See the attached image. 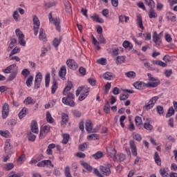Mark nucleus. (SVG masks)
I'll return each mask as SVG.
<instances>
[{
    "mask_svg": "<svg viewBox=\"0 0 177 177\" xmlns=\"http://www.w3.org/2000/svg\"><path fill=\"white\" fill-rule=\"evenodd\" d=\"M147 77L149 78V81L151 82H148L145 84L147 88H157V86L161 84L160 80L153 77L151 73H147Z\"/></svg>",
    "mask_w": 177,
    "mask_h": 177,
    "instance_id": "nucleus-1",
    "label": "nucleus"
},
{
    "mask_svg": "<svg viewBox=\"0 0 177 177\" xmlns=\"http://www.w3.org/2000/svg\"><path fill=\"white\" fill-rule=\"evenodd\" d=\"M62 102L64 104H66V106L74 107V106H75V102H74V94H73V93H68L66 97L62 98Z\"/></svg>",
    "mask_w": 177,
    "mask_h": 177,
    "instance_id": "nucleus-2",
    "label": "nucleus"
},
{
    "mask_svg": "<svg viewBox=\"0 0 177 177\" xmlns=\"http://www.w3.org/2000/svg\"><path fill=\"white\" fill-rule=\"evenodd\" d=\"M48 17H49V21L51 23H53V24H55L57 31H58V32H60L62 31V28L60 27V19L53 18L52 17V12H50L48 14Z\"/></svg>",
    "mask_w": 177,
    "mask_h": 177,
    "instance_id": "nucleus-3",
    "label": "nucleus"
},
{
    "mask_svg": "<svg viewBox=\"0 0 177 177\" xmlns=\"http://www.w3.org/2000/svg\"><path fill=\"white\" fill-rule=\"evenodd\" d=\"M158 100V96L153 97L148 102V104H146L145 106L143 107L144 110L148 111L150 110V109H153L154 107V104L157 103V101Z\"/></svg>",
    "mask_w": 177,
    "mask_h": 177,
    "instance_id": "nucleus-4",
    "label": "nucleus"
},
{
    "mask_svg": "<svg viewBox=\"0 0 177 177\" xmlns=\"http://www.w3.org/2000/svg\"><path fill=\"white\" fill-rule=\"evenodd\" d=\"M33 31L35 35H38V32L39 31V26H41V22H39V19L37 15L33 16Z\"/></svg>",
    "mask_w": 177,
    "mask_h": 177,
    "instance_id": "nucleus-5",
    "label": "nucleus"
},
{
    "mask_svg": "<svg viewBox=\"0 0 177 177\" xmlns=\"http://www.w3.org/2000/svg\"><path fill=\"white\" fill-rule=\"evenodd\" d=\"M16 35L19 38V44L21 46H26V41L24 40V34L20 30V29H17L15 30Z\"/></svg>",
    "mask_w": 177,
    "mask_h": 177,
    "instance_id": "nucleus-6",
    "label": "nucleus"
},
{
    "mask_svg": "<svg viewBox=\"0 0 177 177\" xmlns=\"http://www.w3.org/2000/svg\"><path fill=\"white\" fill-rule=\"evenodd\" d=\"M111 167H113V165H111L110 163H108L107 167L100 166V169L101 172L103 173V175H105L106 176H110V175H111V170H110Z\"/></svg>",
    "mask_w": 177,
    "mask_h": 177,
    "instance_id": "nucleus-7",
    "label": "nucleus"
},
{
    "mask_svg": "<svg viewBox=\"0 0 177 177\" xmlns=\"http://www.w3.org/2000/svg\"><path fill=\"white\" fill-rule=\"evenodd\" d=\"M162 34V32H160V34H157V32H154L153 34V36H152L153 41L158 46H160L161 45V43L162 42L161 40Z\"/></svg>",
    "mask_w": 177,
    "mask_h": 177,
    "instance_id": "nucleus-8",
    "label": "nucleus"
},
{
    "mask_svg": "<svg viewBox=\"0 0 177 177\" xmlns=\"http://www.w3.org/2000/svg\"><path fill=\"white\" fill-rule=\"evenodd\" d=\"M41 82H42V73L39 72L37 73L35 80V89H39L41 87Z\"/></svg>",
    "mask_w": 177,
    "mask_h": 177,
    "instance_id": "nucleus-9",
    "label": "nucleus"
},
{
    "mask_svg": "<svg viewBox=\"0 0 177 177\" xmlns=\"http://www.w3.org/2000/svg\"><path fill=\"white\" fill-rule=\"evenodd\" d=\"M50 131V126H44L41 127L40 133H39V139H44L48 133H49Z\"/></svg>",
    "mask_w": 177,
    "mask_h": 177,
    "instance_id": "nucleus-10",
    "label": "nucleus"
},
{
    "mask_svg": "<svg viewBox=\"0 0 177 177\" xmlns=\"http://www.w3.org/2000/svg\"><path fill=\"white\" fill-rule=\"evenodd\" d=\"M17 66V64H13L8 66L6 69H3L2 71L4 73V74H10V73H14V71L19 72Z\"/></svg>",
    "mask_w": 177,
    "mask_h": 177,
    "instance_id": "nucleus-11",
    "label": "nucleus"
},
{
    "mask_svg": "<svg viewBox=\"0 0 177 177\" xmlns=\"http://www.w3.org/2000/svg\"><path fill=\"white\" fill-rule=\"evenodd\" d=\"M9 104L8 103H4L2 106V118L3 120H5L8 118V116L9 115Z\"/></svg>",
    "mask_w": 177,
    "mask_h": 177,
    "instance_id": "nucleus-12",
    "label": "nucleus"
},
{
    "mask_svg": "<svg viewBox=\"0 0 177 177\" xmlns=\"http://www.w3.org/2000/svg\"><path fill=\"white\" fill-rule=\"evenodd\" d=\"M81 92L82 93L87 95L88 96V95H89V88L85 86L77 88V89L76 90V96H80Z\"/></svg>",
    "mask_w": 177,
    "mask_h": 177,
    "instance_id": "nucleus-13",
    "label": "nucleus"
},
{
    "mask_svg": "<svg viewBox=\"0 0 177 177\" xmlns=\"http://www.w3.org/2000/svg\"><path fill=\"white\" fill-rule=\"evenodd\" d=\"M4 149L6 154H12L13 147L10 145V140L7 139L6 140Z\"/></svg>",
    "mask_w": 177,
    "mask_h": 177,
    "instance_id": "nucleus-14",
    "label": "nucleus"
},
{
    "mask_svg": "<svg viewBox=\"0 0 177 177\" xmlns=\"http://www.w3.org/2000/svg\"><path fill=\"white\" fill-rule=\"evenodd\" d=\"M66 64L71 70H77L78 68V64L74 59H68Z\"/></svg>",
    "mask_w": 177,
    "mask_h": 177,
    "instance_id": "nucleus-15",
    "label": "nucleus"
},
{
    "mask_svg": "<svg viewBox=\"0 0 177 177\" xmlns=\"http://www.w3.org/2000/svg\"><path fill=\"white\" fill-rule=\"evenodd\" d=\"M130 148L131 149V153L134 157L138 156V151L136 149V145H135V141L131 140L129 142Z\"/></svg>",
    "mask_w": 177,
    "mask_h": 177,
    "instance_id": "nucleus-16",
    "label": "nucleus"
},
{
    "mask_svg": "<svg viewBox=\"0 0 177 177\" xmlns=\"http://www.w3.org/2000/svg\"><path fill=\"white\" fill-rule=\"evenodd\" d=\"M30 128L33 133H38L39 132V130L38 129V124L35 120L32 121L30 124Z\"/></svg>",
    "mask_w": 177,
    "mask_h": 177,
    "instance_id": "nucleus-17",
    "label": "nucleus"
},
{
    "mask_svg": "<svg viewBox=\"0 0 177 177\" xmlns=\"http://www.w3.org/2000/svg\"><path fill=\"white\" fill-rule=\"evenodd\" d=\"M39 39L43 42H46V33H45V30L42 28L39 29Z\"/></svg>",
    "mask_w": 177,
    "mask_h": 177,
    "instance_id": "nucleus-18",
    "label": "nucleus"
},
{
    "mask_svg": "<svg viewBox=\"0 0 177 177\" xmlns=\"http://www.w3.org/2000/svg\"><path fill=\"white\" fill-rule=\"evenodd\" d=\"M64 4L65 6L66 13H68V15H70L71 12H73V9L71 8V4L70 3V1L65 0L64 1Z\"/></svg>",
    "mask_w": 177,
    "mask_h": 177,
    "instance_id": "nucleus-19",
    "label": "nucleus"
},
{
    "mask_svg": "<svg viewBox=\"0 0 177 177\" xmlns=\"http://www.w3.org/2000/svg\"><path fill=\"white\" fill-rule=\"evenodd\" d=\"M136 17L137 26H138L139 28H140L141 30H145V26H143V20L142 19V17H140V15H137Z\"/></svg>",
    "mask_w": 177,
    "mask_h": 177,
    "instance_id": "nucleus-20",
    "label": "nucleus"
},
{
    "mask_svg": "<svg viewBox=\"0 0 177 177\" xmlns=\"http://www.w3.org/2000/svg\"><path fill=\"white\" fill-rule=\"evenodd\" d=\"M108 155L111 158H113L114 160H117V157L115 154H117V151L114 149H109L107 150Z\"/></svg>",
    "mask_w": 177,
    "mask_h": 177,
    "instance_id": "nucleus-21",
    "label": "nucleus"
},
{
    "mask_svg": "<svg viewBox=\"0 0 177 177\" xmlns=\"http://www.w3.org/2000/svg\"><path fill=\"white\" fill-rule=\"evenodd\" d=\"M66 73L67 70L66 69V66H62L59 71V76L60 78H64L66 77Z\"/></svg>",
    "mask_w": 177,
    "mask_h": 177,
    "instance_id": "nucleus-22",
    "label": "nucleus"
},
{
    "mask_svg": "<svg viewBox=\"0 0 177 177\" xmlns=\"http://www.w3.org/2000/svg\"><path fill=\"white\" fill-rule=\"evenodd\" d=\"M27 113H28V109H27L26 107H24L18 115L20 120L24 118V117H26V115H27Z\"/></svg>",
    "mask_w": 177,
    "mask_h": 177,
    "instance_id": "nucleus-23",
    "label": "nucleus"
},
{
    "mask_svg": "<svg viewBox=\"0 0 177 177\" xmlns=\"http://www.w3.org/2000/svg\"><path fill=\"white\" fill-rule=\"evenodd\" d=\"M85 128L87 132H91L92 131V129L93 128V124H92V121L86 120V122H85Z\"/></svg>",
    "mask_w": 177,
    "mask_h": 177,
    "instance_id": "nucleus-24",
    "label": "nucleus"
},
{
    "mask_svg": "<svg viewBox=\"0 0 177 177\" xmlns=\"http://www.w3.org/2000/svg\"><path fill=\"white\" fill-rule=\"evenodd\" d=\"M103 77L104 80L107 81H111V80H114V77L113 76V73L111 72H106L103 75Z\"/></svg>",
    "mask_w": 177,
    "mask_h": 177,
    "instance_id": "nucleus-25",
    "label": "nucleus"
},
{
    "mask_svg": "<svg viewBox=\"0 0 177 177\" xmlns=\"http://www.w3.org/2000/svg\"><path fill=\"white\" fill-rule=\"evenodd\" d=\"M17 44V40L16 39H10V43L8 48V51L10 52L13 49V47Z\"/></svg>",
    "mask_w": 177,
    "mask_h": 177,
    "instance_id": "nucleus-26",
    "label": "nucleus"
},
{
    "mask_svg": "<svg viewBox=\"0 0 177 177\" xmlns=\"http://www.w3.org/2000/svg\"><path fill=\"white\" fill-rule=\"evenodd\" d=\"M145 1L149 9H154L156 8V3H154L153 0H145Z\"/></svg>",
    "mask_w": 177,
    "mask_h": 177,
    "instance_id": "nucleus-27",
    "label": "nucleus"
},
{
    "mask_svg": "<svg viewBox=\"0 0 177 177\" xmlns=\"http://www.w3.org/2000/svg\"><path fill=\"white\" fill-rule=\"evenodd\" d=\"M57 90V82H56V80L54 79L53 81V86L51 87L52 95H55V93H56Z\"/></svg>",
    "mask_w": 177,
    "mask_h": 177,
    "instance_id": "nucleus-28",
    "label": "nucleus"
},
{
    "mask_svg": "<svg viewBox=\"0 0 177 177\" xmlns=\"http://www.w3.org/2000/svg\"><path fill=\"white\" fill-rule=\"evenodd\" d=\"M24 103L25 104H35V100L32 99L31 97H28L24 100Z\"/></svg>",
    "mask_w": 177,
    "mask_h": 177,
    "instance_id": "nucleus-29",
    "label": "nucleus"
},
{
    "mask_svg": "<svg viewBox=\"0 0 177 177\" xmlns=\"http://www.w3.org/2000/svg\"><path fill=\"white\" fill-rule=\"evenodd\" d=\"M62 39H63V37L61 36L59 39L55 38L53 41V45L55 46V48H57L59 45H60V42H62Z\"/></svg>",
    "mask_w": 177,
    "mask_h": 177,
    "instance_id": "nucleus-30",
    "label": "nucleus"
},
{
    "mask_svg": "<svg viewBox=\"0 0 177 177\" xmlns=\"http://www.w3.org/2000/svg\"><path fill=\"white\" fill-rule=\"evenodd\" d=\"M67 122H68V115L63 113L62 115V125H65Z\"/></svg>",
    "mask_w": 177,
    "mask_h": 177,
    "instance_id": "nucleus-31",
    "label": "nucleus"
},
{
    "mask_svg": "<svg viewBox=\"0 0 177 177\" xmlns=\"http://www.w3.org/2000/svg\"><path fill=\"white\" fill-rule=\"evenodd\" d=\"M152 63L153 64H156V66H160V67H167V64L163 62L161 60H153L152 61Z\"/></svg>",
    "mask_w": 177,
    "mask_h": 177,
    "instance_id": "nucleus-32",
    "label": "nucleus"
},
{
    "mask_svg": "<svg viewBox=\"0 0 177 177\" xmlns=\"http://www.w3.org/2000/svg\"><path fill=\"white\" fill-rule=\"evenodd\" d=\"M32 81H34V77L32 75H30L26 82V86L28 88H30V86L32 85Z\"/></svg>",
    "mask_w": 177,
    "mask_h": 177,
    "instance_id": "nucleus-33",
    "label": "nucleus"
},
{
    "mask_svg": "<svg viewBox=\"0 0 177 177\" xmlns=\"http://www.w3.org/2000/svg\"><path fill=\"white\" fill-rule=\"evenodd\" d=\"M93 21H96L97 23H104L103 19L100 18L99 15H95L94 16L91 17Z\"/></svg>",
    "mask_w": 177,
    "mask_h": 177,
    "instance_id": "nucleus-34",
    "label": "nucleus"
},
{
    "mask_svg": "<svg viewBox=\"0 0 177 177\" xmlns=\"http://www.w3.org/2000/svg\"><path fill=\"white\" fill-rule=\"evenodd\" d=\"M149 19H156L157 17V13L154 11V8H150L149 10Z\"/></svg>",
    "mask_w": 177,
    "mask_h": 177,
    "instance_id": "nucleus-35",
    "label": "nucleus"
},
{
    "mask_svg": "<svg viewBox=\"0 0 177 177\" xmlns=\"http://www.w3.org/2000/svg\"><path fill=\"white\" fill-rule=\"evenodd\" d=\"M35 139H37L35 135L32 134L31 131L28 132V140L29 142H35Z\"/></svg>",
    "mask_w": 177,
    "mask_h": 177,
    "instance_id": "nucleus-36",
    "label": "nucleus"
},
{
    "mask_svg": "<svg viewBox=\"0 0 177 177\" xmlns=\"http://www.w3.org/2000/svg\"><path fill=\"white\" fill-rule=\"evenodd\" d=\"M71 88H73V83L71 82H68V85L64 88L63 91V95H66V92L71 91Z\"/></svg>",
    "mask_w": 177,
    "mask_h": 177,
    "instance_id": "nucleus-37",
    "label": "nucleus"
},
{
    "mask_svg": "<svg viewBox=\"0 0 177 177\" xmlns=\"http://www.w3.org/2000/svg\"><path fill=\"white\" fill-rule=\"evenodd\" d=\"M154 160L157 165H161V158H160L158 152H155Z\"/></svg>",
    "mask_w": 177,
    "mask_h": 177,
    "instance_id": "nucleus-38",
    "label": "nucleus"
},
{
    "mask_svg": "<svg viewBox=\"0 0 177 177\" xmlns=\"http://www.w3.org/2000/svg\"><path fill=\"white\" fill-rule=\"evenodd\" d=\"M135 121H136V127H138V128H140V125H142V124H143L142 118H140V116H136L135 118Z\"/></svg>",
    "mask_w": 177,
    "mask_h": 177,
    "instance_id": "nucleus-39",
    "label": "nucleus"
},
{
    "mask_svg": "<svg viewBox=\"0 0 177 177\" xmlns=\"http://www.w3.org/2000/svg\"><path fill=\"white\" fill-rule=\"evenodd\" d=\"M88 142H84L82 145H80L78 149L80 151H85V149H88Z\"/></svg>",
    "mask_w": 177,
    "mask_h": 177,
    "instance_id": "nucleus-40",
    "label": "nucleus"
},
{
    "mask_svg": "<svg viewBox=\"0 0 177 177\" xmlns=\"http://www.w3.org/2000/svg\"><path fill=\"white\" fill-rule=\"evenodd\" d=\"M122 63H125V57H124V56L117 57L116 64H122Z\"/></svg>",
    "mask_w": 177,
    "mask_h": 177,
    "instance_id": "nucleus-41",
    "label": "nucleus"
},
{
    "mask_svg": "<svg viewBox=\"0 0 177 177\" xmlns=\"http://www.w3.org/2000/svg\"><path fill=\"white\" fill-rule=\"evenodd\" d=\"M122 46L125 48V49L129 48V49L132 50V48H133V45L128 41H124L122 44Z\"/></svg>",
    "mask_w": 177,
    "mask_h": 177,
    "instance_id": "nucleus-42",
    "label": "nucleus"
},
{
    "mask_svg": "<svg viewBox=\"0 0 177 177\" xmlns=\"http://www.w3.org/2000/svg\"><path fill=\"white\" fill-rule=\"evenodd\" d=\"M17 73L18 72L17 71L10 73V75L8 78V81H13V80H15V78H16V77L17 75Z\"/></svg>",
    "mask_w": 177,
    "mask_h": 177,
    "instance_id": "nucleus-43",
    "label": "nucleus"
},
{
    "mask_svg": "<svg viewBox=\"0 0 177 177\" xmlns=\"http://www.w3.org/2000/svg\"><path fill=\"white\" fill-rule=\"evenodd\" d=\"M124 74L128 78L133 79L136 77V73H135L134 71H129L127 73H125Z\"/></svg>",
    "mask_w": 177,
    "mask_h": 177,
    "instance_id": "nucleus-44",
    "label": "nucleus"
},
{
    "mask_svg": "<svg viewBox=\"0 0 177 177\" xmlns=\"http://www.w3.org/2000/svg\"><path fill=\"white\" fill-rule=\"evenodd\" d=\"M144 128L145 129H147V131H153V129H154V127L150 124V122H145L144 124Z\"/></svg>",
    "mask_w": 177,
    "mask_h": 177,
    "instance_id": "nucleus-45",
    "label": "nucleus"
},
{
    "mask_svg": "<svg viewBox=\"0 0 177 177\" xmlns=\"http://www.w3.org/2000/svg\"><path fill=\"white\" fill-rule=\"evenodd\" d=\"M88 140H97L99 136L96 133L91 134L87 136Z\"/></svg>",
    "mask_w": 177,
    "mask_h": 177,
    "instance_id": "nucleus-46",
    "label": "nucleus"
},
{
    "mask_svg": "<svg viewBox=\"0 0 177 177\" xmlns=\"http://www.w3.org/2000/svg\"><path fill=\"white\" fill-rule=\"evenodd\" d=\"M174 114H175V109H174L173 106H171L169 109L167 113L166 114V117L167 118L172 117Z\"/></svg>",
    "mask_w": 177,
    "mask_h": 177,
    "instance_id": "nucleus-47",
    "label": "nucleus"
},
{
    "mask_svg": "<svg viewBox=\"0 0 177 177\" xmlns=\"http://www.w3.org/2000/svg\"><path fill=\"white\" fill-rule=\"evenodd\" d=\"M93 157L95 158V160H99L103 157V152L102 151H97L95 154L93 155Z\"/></svg>",
    "mask_w": 177,
    "mask_h": 177,
    "instance_id": "nucleus-48",
    "label": "nucleus"
},
{
    "mask_svg": "<svg viewBox=\"0 0 177 177\" xmlns=\"http://www.w3.org/2000/svg\"><path fill=\"white\" fill-rule=\"evenodd\" d=\"M144 66L147 67V68L149 70V71H154V70H156L157 71H158V69L154 68V67H153V65H150L149 62H145L144 64Z\"/></svg>",
    "mask_w": 177,
    "mask_h": 177,
    "instance_id": "nucleus-49",
    "label": "nucleus"
},
{
    "mask_svg": "<svg viewBox=\"0 0 177 177\" xmlns=\"http://www.w3.org/2000/svg\"><path fill=\"white\" fill-rule=\"evenodd\" d=\"M46 120L47 122H49V124H53V118H52V115H50V112H46Z\"/></svg>",
    "mask_w": 177,
    "mask_h": 177,
    "instance_id": "nucleus-50",
    "label": "nucleus"
},
{
    "mask_svg": "<svg viewBox=\"0 0 177 177\" xmlns=\"http://www.w3.org/2000/svg\"><path fill=\"white\" fill-rule=\"evenodd\" d=\"M133 86L136 88V89H142V88H143V82H136L133 84Z\"/></svg>",
    "mask_w": 177,
    "mask_h": 177,
    "instance_id": "nucleus-51",
    "label": "nucleus"
},
{
    "mask_svg": "<svg viewBox=\"0 0 177 177\" xmlns=\"http://www.w3.org/2000/svg\"><path fill=\"white\" fill-rule=\"evenodd\" d=\"M50 82V75L49 73H47L45 77L46 88H48V86H49Z\"/></svg>",
    "mask_w": 177,
    "mask_h": 177,
    "instance_id": "nucleus-52",
    "label": "nucleus"
},
{
    "mask_svg": "<svg viewBox=\"0 0 177 177\" xmlns=\"http://www.w3.org/2000/svg\"><path fill=\"white\" fill-rule=\"evenodd\" d=\"M68 139H70V135L64 134L63 136V140H62L63 145H67V143H68Z\"/></svg>",
    "mask_w": 177,
    "mask_h": 177,
    "instance_id": "nucleus-53",
    "label": "nucleus"
},
{
    "mask_svg": "<svg viewBox=\"0 0 177 177\" xmlns=\"http://www.w3.org/2000/svg\"><path fill=\"white\" fill-rule=\"evenodd\" d=\"M97 63H98V64H102V66H106V64H107V59H106V58H100L97 60Z\"/></svg>",
    "mask_w": 177,
    "mask_h": 177,
    "instance_id": "nucleus-54",
    "label": "nucleus"
},
{
    "mask_svg": "<svg viewBox=\"0 0 177 177\" xmlns=\"http://www.w3.org/2000/svg\"><path fill=\"white\" fill-rule=\"evenodd\" d=\"M64 174L66 177H73V176H71V173L70 172V167L66 166L65 167Z\"/></svg>",
    "mask_w": 177,
    "mask_h": 177,
    "instance_id": "nucleus-55",
    "label": "nucleus"
},
{
    "mask_svg": "<svg viewBox=\"0 0 177 177\" xmlns=\"http://www.w3.org/2000/svg\"><path fill=\"white\" fill-rule=\"evenodd\" d=\"M82 165L84 167V168H85V169H86L87 171H92V167H91V165H89V164L86 163V162H82Z\"/></svg>",
    "mask_w": 177,
    "mask_h": 177,
    "instance_id": "nucleus-56",
    "label": "nucleus"
},
{
    "mask_svg": "<svg viewBox=\"0 0 177 177\" xmlns=\"http://www.w3.org/2000/svg\"><path fill=\"white\" fill-rule=\"evenodd\" d=\"M97 39L100 44H106V39H104V37L102 35H98Z\"/></svg>",
    "mask_w": 177,
    "mask_h": 177,
    "instance_id": "nucleus-57",
    "label": "nucleus"
},
{
    "mask_svg": "<svg viewBox=\"0 0 177 177\" xmlns=\"http://www.w3.org/2000/svg\"><path fill=\"white\" fill-rule=\"evenodd\" d=\"M44 161V167H51L52 168L55 167V165H53L50 160H46Z\"/></svg>",
    "mask_w": 177,
    "mask_h": 177,
    "instance_id": "nucleus-58",
    "label": "nucleus"
},
{
    "mask_svg": "<svg viewBox=\"0 0 177 177\" xmlns=\"http://www.w3.org/2000/svg\"><path fill=\"white\" fill-rule=\"evenodd\" d=\"M15 168V165L13 163H8L5 167L6 171H10Z\"/></svg>",
    "mask_w": 177,
    "mask_h": 177,
    "instance_id": "nucleus-59",
    "label": "nucleus"
},
{
    "mask_svg": "<svg viewBox=\"0 0 177 177\" xmlns=\"http://www.w3.org/2000/svg\"><path fill=\"white\" fill-rule=\"evenodd\" d=\"M125 120H127V116L125 115H122L120 118V126L122 128L125 127V124H124V121H125Z\"/></svg>",
    "mask_w": 177,
    "mask_h": 177,
    "instance_id": "nucleus-60",
    "label": "nucleus"
},
{
    "mask_svg": "<svg viewBox=\"0 0 177 177\" xmlns=\"http://www.w3.org/2000/svg\"><path fill=\"white\" fill-rule=\"evenodd\" d=\"M88 84H90V85H91L92 86H96V80L92 77L88 78L87 80Z\"/></svg>",
    "mask_w": 177,
    "mask_h": 177,
    "instance_id": "nucleus-61",
    "label": "nucleus"
},
{
    "mask_svg": "<svg viewBox=\"0 0 177 177\" xmlns=\"http://www.w3.org/2000/svg\"><path fill=\"white\" fill-rule=\"evenodd\" d=\"M19 52H20V48L15 47L10 53V57L13 55H16V53H19Z\"/></svg>",
    "mask_w": 177,
    "mask_h": 177,
    "instance_id": "nucleus-62",
    "label": "nucleus"
},
{
    "mask_svg": "<svg viewBox=\"0 0 177 177\" xmlns=\"http://www.w3.org/2000/svg\"><path fill=\"white\" fill-rule=\"evenodd\" d=\"M21 75H24V77H25V78H27V77H28V75H30V71H28V69H24L21 71Z\"/></svg>",
    "mask_w": 177,
    "mask_h": 177,
    "instance_id": "nucleus-63",
    "label": "nucleus"
},
{
    "mask_svg": "<svg viewBox=\"0 0 177 177\" xmlns=\"http://www.w3.org/2000/svg\"><path fill=\"white\" fill-rule=\"evenodd\" d=\"M165 77H169L170 75H172V69H166L165 71Z\"/></svg>",
    "mask_w": 177,
    "mask_h": 177,
    "instance_id": "nucleus-64",
    "label": "nucleus"
}]
</instances>
